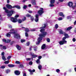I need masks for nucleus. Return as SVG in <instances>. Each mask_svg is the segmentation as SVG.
I'll return each instance as SVG.
<instances>
[{
	"label": "nucleus",
	"instance_id": "6e6d98bb",
	"mask_svg": "<svg viewBox=\"0 0 76 76\" xmlns=\"http://www.w3.org/2000/svg\"><path fill=\"white\" fill-rule=\"evenodd\" d=\"M23 76H26V73H24L23 74Z\"/></svg>",
	"mask_w": 76,
	"mask_h": 76
},
{
	"label": "nucleus",
	"instance_id": "20e7f679",
	"mask_svg": "<svg viewBox=\"0 0 76 76\" xmlns=\"http://www.w3.org/2000/svg\"><path fill=\"white\" fill-rule=\"evenodd\" d=\"M40 10H42L38 11V13L39 14V15H42L43 13H44V11H43L44 10V9H43V8H40Z\"/></svg>",
	"mask_w": 76,
	"mask_h": 76
},
{
	"label": "nucleus",
	"instance_id": "e2e57ef3",
	"mask_svg": "<svg viewBox=\"0 0 76 76\" xmlns=\"http://www.w3.org/2000/svg\"><path fill=\"white\" fill-rule=\"evenodd\" d=\"M35 72V69H33L32 70V72Z\"/></svg>",
	"mask_w": 76,
	"mask_h": 76
},
{
	"label": "nucleus",
	"instance_id": "49530a36",
	"mask_svg": "<svg viewBox=\"0 0 76 76\" xmlns=\"http://www.w3.org/2000/svg\"><path fill=\"white\" fill-rule=\"evenodd\" d=\"M27 6L26 5H24L23 7V9H26Z\"/></svg>",
	"mask_w": 76,
	"mask_h": 76
},
{
	"label": "nucleus",
	"instance_id": "c9c22d12",
	"mask_svg": "<svg viewBox=\"0 0 76 76\" xmlns=\"http://www.w3.org/2000/svg\"><path fill=\"white\" fill-rule=\"evenodd\" d=\"M29 44H30V42H28L26 44V45H27V46H28V45H29Z\"/></svg>",
	"mask_w": 76,
	"mask_h": 76
},
{
	"label": "nucleus",
	"instance_id": "6ab92c4d",
	"mask_svg": "<svg viewBox=\"0 0 76 76\" xmlns=\"http://www.w3.org/2000/svg\"><path fill=\"white\" fill-rule=\"evenodd\" d=\"M8 66H9V67H15V65L13 64H9Z\"/></svg>",
	"mask_w": 76,
	"mask_h": 76
},
{
	"label": "nucleus",
	"instance_id": "0eeeda50",
	"mask_svg": "<svg viewBox=\"0 0 76 76\" xmlns=\"http://www.w3.org/2000/svg\"><path fill=\"white\" fill-rule=\"evenodd\" d=\"M38 17H39V15H36V18L35 19V21L37 22H38Z\"/></svg>",
	"mask_w": 76,
	"mask_h": 76
},
{
	"label": "nucleus",
	"instance_id": "bb28decb",
	"mask_svg": "<svg viewBox=\"0 0 76 76\" xmlns=\"http://www.w3.org/2000/svg\"><path fill=\"white\" fill-rule=\"evenodd\" d=\"M46 40L48 42H50V39L49 38H47Z\"/></svg>",
	"mask_w": 76,
	"mask_h": 76
},
{
	"label": "nucleus",
	"instance_id": "7ed1b4c3",
	"mask_svg": "<svg viewBox=\"0 0 76 76\" xmlns=\"http://www.w3.org/2000/svg\"><path fill=\"white\" fill-rule=\"evenodd\" d=\"M3 9L5 10V12L7 13V16L9 17L11 16L14 12V11L13 10L9 11V10H7V8L6 7H4L3 8Z\"/></svg>",
	"mask_w": 76,
	"mask_h": 76
},
{
	"label": "nucleus",
	"instance_id": "0e129e2a",
	"mask_svg": "<svg viewBox=\"0 0 76 76\" xmlns=\"http://www.w3.org/2000/svg\"><path fill=\"white\" fill-rule=\"evenodd\" d=\"M27 0H23V2L25 3L26 1Z\"/></svg>",
	"mask_w": 76,
	"mask_h": 76
},
{
	"label": "nucleus",
	"instance_id": "f3484780",
	"mask_svg": "<svg viewBox=\"0 0 76 76\" xmlns=\"http://www.w3.org/2000/svg\"><path fill=\"white\" fill-rule=\"evenodd\" d=\"M59 32L60 34H64V32H63V31L61 30H59Z\"/></svg>",
	"mask_w": 76,
	"mask_h": 76
},
{
	"label": "nucleus",
	"instance_id": "ea45409f",
	"mask_svg": "<svg viewBox=\"0 0 76 76\" xmlns=\"http://www.w3.org/2000/svg\"><path fill=\"white\" fill-rule=\"evenodd\" d=\"M2 48H3V49H4V50H6V46H3Z\"/></svg>",
	"mask_w": 76,
	"mask_h": 76
},
{
	"label": "nucleus",
	"instance_id": "603ef678",
	"mask_svg": "<svg viewBox=\"0 0 76 76\" xmlns=\"http://www.w3.org/2000/svg\"><path fill=\"white\" fill-rule=\"evenodd\" d=\"M72 40L73 42H75V41H76V39H75V38H74Z\"/></svg>",
	"mask_w": 76,
	"mask_h": 76
},
{
	"label": "nucleus",
	"instance_id": "5701e85b",
	"mask_svg": "<svg viewBox=\"0 0 76 76\" xmlns=\"http://www.w3.org/2000/svg\"><path fill=\"white\" fill-rule=\"evenodd\" d=\"M38 67L39 69V70H41V69L42 68V66L41 65H39L38 66Z\"/></svg>",
	"mask_w": 76,
	"mask_h": 76
},
{
	"label": "nucleus",
	"instance_id": "37998d69",
	"mask_svg": "<svg viewBox=\"0 0 76 76\" xmlns=\"http://www.w3.org/2000/svg\"><path fill=\"white\" fill-rule=\"evenodd\" d=\"M26 16L27 17H30L31 16V15L29 14H27L26 15Z\"/></svg>",
	"mask_w": 76,
	"mask_h": 76
},
{
	"label": "nucleus",
	"instance_id": "58836bf2",
	"mask_svg": "<svg viewBox=\"0 0 76 76\" xmlns=\"http://www.w3.org/2000/svg\"><path fill=\"white\" fill-rule=\"evenodd\" d=\"M10 72V70L9 69H7L6 71V73H9Z\"/></svg>",
	"mask_w": 76,
	"mask_h": 76
},
{
	"label": "nucleus",
	"instance_id": "4d7b16f0",
	"mask_svg": "<svg viewBox=\"0 0 76 76\" xmlns=\"http://www.w3.org/2000/svg\"><path fill=\"white\" fill-rule=\"evenodd\" d=\"M15 18H18L19 17V15H16L15 16Z\"/></svg>",
	"mask_w": 76,
	"mask_h": 76
},
{
	"label": "nucleus",
	"instance_id": "de8ad7c7",
	"mask_svg": "<svg viewBox=\"0 0 76 76\" xmlns=\"http://www.w3.org/2000/svg\"><path fill=\"white\" fill-rule=\"evenodd\" d=\"M26 20V17H24V18L22 19L23 21H24Z\"/></svg>",
	"mask_w": 76,
	"mask_h": 76
},
{
	"label": "nucleus",
	"instance_id": "79ce46f5",
	"mask_svg": "<svg viewBox=\"0 0 76 76\" xmlns=\"http://www.w3.org/2000/svg\"><path fill=\"white\" fill-rule=\"evenodd\" d=\"M28 12L29 13H32V11L31 10L28 11Z\"/></svg>",
	"mask_w": 76,
	"mask_h": 76
},
{
	"label": "nucleus",
	"instance_id": "cd10ccee",
	"mask_svg": "<svg viewBox=\"0 0 76 76\" xmlns=\"http://www.w3.org/2000/svg\"><path fill=\"white\" fill-rule=\"evenodd\" d=\"M18 22L19 23H22V20L20 19L18 20Z\"/></svg>",
	"mask_w": 76,
	"mask_h": 76
},
{
	"label": "nucleus",
	"instance_id": "f257e3e1",
	"mask_svg": "<svg viewBox=\"0 0 76 76\" xmlns=\"http://www.w3.org/2000/svg\"><path fill=\"white\" fill-rule=\"evenodd\" d=\"M45 26H46V25L45 24H44L42 25V27H41L40 28L41 29L40 30V31L41 32H42V34H40L39 35V37L37 39L38 42L36 43V44L37 45H38L39 44L40 42V41L42 40V37H44L47 34V33L46 32H45L44 31H45V29L44 28H45Z\"/></svg>",
	"mask_w": 76,
	"mask_h": 76
},
{
	"label": "nucleus",
	"instance_id": "69168bd1",
	"mask_svg": "<svg viewBox=\"0 0 76 76\" xmlns=\"http://www.w3.org/2000/svg\"><path fill=\"white\" fill-rule=\"evenodd\" d=\"M15 31L14 29H11L10 30L11 31Z\"/></svg>",
	"mask_w": 76,
	"mask_h": 76
},
{
	"label": "nucleus",
	"instance_id": "09e8293b",
	"mask_svg": "<svg viewBox=\"0 0 76 76\" xmlns=\"http://www.w3.org/2000/svg\"><path fill=\"white\" fill-rule=\"evenodd\" d=\"M60 69H57L56 70V72H57V73H58V72H60Z\"/></svg>",
	"mask_w": 76,
	"mask_h": 76
},
{
	"label": "nucleus",
	"instance_id": "3c124183",
	"mask_svg": "<svg viewBox=\"0 0 76 76\" xmlns=\"http://www.w3.org/2000/svg\"><path fill=\"white\" fill-rule=\"evenodd\" d=\"M29 64L30 65H32V62L30 61L29 62Z\"/></svg>",
	"mask_w": 76,
	"mask_h": 76
},
{
	"label": "nucleus",
	"instance_id": "4468645a",
	"mask_svg": "<svg viewBox=\"0 0 76 76\" xmlns=\"http://www.w3.org/2000/svg\"><path fill=\"white\" fill-rule=\"evenodd\" d=\"M60 45H63L64 44V42L63 41H61L59 42Z\"/></svg>",
	"mask_w": 76,
	"mask_h": 76
},
{
	"label": "nucleus",
	"instance_id": "39448f33",
	"mask_svg": "<svg viewBox=\"0 0 76 76\" xmlns=\"http://www.w3.org/2000/svg\"><path fill=\"white\" fill-rule=\"evenodd\" d=\"M11 20L12 22H14V23L18 22V20H17V18H11Z\"/></svg>",
	"mask_w": 76,
	"mask_h": 76
},
{
	"label": "nucleus",
	"instance_id": "9d476101",
	"mask_svg": "<svg viewBox=\"0 0 76 76\" xmlns=\"http://www.w3.org/2000/svg\"><path fill=\"white\" fill-rule=\"evenodd\" d=\"M7 9H12V8H13V7L12 6L8 4L7 5Z\"/></svg>",
	"mask_w": 76,
	"mask_h": 76
},
{
	"label": "nucleus",
	"instance_id": "a211bd4d",
	"mask_svg": "<svg viewBox=\"0 0 76 76\" xmlns=\"http://www.w3.org/2000/svg\"><path fill=\"white\" fill-rule=\"evenodd\" d=\"M42 49H44L45 48V44H44L42 46Z\"/></svg>",
	"mask_w": 76,
	"mask_h": 76
},
{
	"label": "nucleus",
	"instance_id": "a18cd8bd",
	"mask_svg": "<svg viewBox=\"0 0 76 76\" xmlns=\"http://www.w3.org/2000/svg\"><path fill=\"white\" fill-rule=\"evenodd\" d=\"M25 41V40H23L22 39L21 40V42H24Z\"/></svg>",
	"mask_w": 76,
	"mask_h": 76
},
{
	"label": "nucleus",
	"instance_id": "680f3d73",
	"mask_svg": "<svg viewBox=\"0 0 76 76\" xmlns=\"http://www.w3.org/2000/svg\"><path fill=\"white\" fill-rule=\"evenodd\" d=\"M70 18H71L70 17V16H69V17H67V19H70Z\"/></svg>",
	"mask_w": 76,
	"mask_h": 76
},
{
	"label": "nucleus",
	"instance_id": "423d86ee",
	"mask_svg": "<svg viewBox=\"0 0 76 76\" xmlns=\"http://www.w3.org/2000/svg\"><path fill=\"white\" fill-rule=\"evenodd\" d=\"M3 41L4 42H6V43H9L10 42V40L9 39H7V40L3 39Z\"/></svg>",
	"mask_w": 76,
	"mask_h": 76
},
{
	"label": "nucleus",
	"instance_id": "72a5a7b5",
	"mask_svg": "<svg viewBox=\"0 0 76 76\" xmlns=\"http://www.w3.org/2000/svg\"><path fill=\"white\" fill-rule=\"evenodd\" d=\"M63 19L61 17H60L58 18V20H63Z\"/></svg>",
	"mask_w": 76,
	"mask_h": 76
},
{
	"label": "nucleus",
	"instance_id": "1a4fd4ad",
	"mask_svg": "<svg viewBox=\"0 0 76 76\" xmlns=\"http://www.w3.org/2000/svg\"><path fill=\"white\" fill-rule=\"evenodd\" d=\"M68 6L69 7H72L73 6V3L72 2H69L68 3Z\"/></svg>",
	"mask_w": 76,
	"mask_h": 76
},
{
	"label": "nucleus",
	"instance_id": "a878e982",
	"mask_svg": "<svg viewBox=\"0 0 76 76\" xmlns=\"http://www.w3.org/2000/svg\"><path fill=\"white\" fill-rule=\"evenodd\" d=\"M50 7H53V6H54V5L53 4L51 3L50 4Z\"/></svg>",
	"mask_w": 76,
	"mask_h": 76
},
{
	"label": "nucleus",
	"instance_id": "8fccbe9b",
	"mask_svg": "<svg viewBox=\"0 0 76 76\" xmlns=\"http://www.w3.org/2000/svg\"><path fill=\"white\" fill-rule=\"evenodd\" d=\"M37 47H36L34 48V51H37Z\"/></svg>",
	"mask_w": 76,
	"mask_h": 76
},
{
	"label": "nucleus",
	"instance_id": "13d9d810",
	"mask_svg": "<svg viewBox=\"0 0 76 76\" xmlns=\"http://www.w3.org/2000/svg\"><path fill=\"white\" fill-rule=\"evenodd\" d=\"M42 58V57L41 56H40L39 57V59L40 60V59H41V58Z\"/></svg>",
	"mask_w": 76,
	"mask_h": 76
},
{
	"label": "nucleus",
	"instance_id": "393cba45",
	"mask_svg": "<svg viewBox=\"0 0 76 76\" xmlns=\"http://www.w3.org/2000/svg\"><path fill=\"white\" fill-rule=\"evenodd\" d=\"M64 35L66 38H68L69 37V36H68V34H66V33L64 34Z\"/></svg>",
	"mask_w": 76,
	"mask_h": 76
},
{
	"label": "nucleus",
	"instance_id": "c756f323",
	"mask_svg": "<svg viewBox=\"0 0 76 76\" xmlns=\"http://www.w3.org/2000/svg\"><path fill=\"white\" fill-rule=\"evenodd\" d=\"M29 71L30 72V74L31 75H33V72H32V70L30 69L29 70Z\"/></svg>",
	"mask_w": 76,
	"mask_h": 76
},
{
	"label": "nucleus",
	"instance_id": "2eb2a0df",
	"mask_svg": "<svg viewBox=\"0 0 76 76\" xmlns=\"http://www.w3.org/2000/svg\"><path fill=\"white\" fill-rule=\"evenodd\" d=\"M59 15H60V16H62V17H63V18H64V15L63 14V13L60 12L59 13Z\"/></svg>",
	"mask_w": 76,
	"mask_h": 76
},
{
	"label": "nucleus",
	"instance_id": "6e6552de",
	"mask_svg": "<svg viewBox=\"0 0 76 76\" xmlns=\"http://www.w3.org/2000/svg\"><path fill=\"white\" fill-rule=\"evenodd\" d=\"M17 8V9H20V6L18 5H15L14 6H13L12 7V8Z\"/></svg>",
	"mask_w": 76,
	"mask_h": 76
},
{
	"label": "nucleus",
	"instance_id": "774afa93",
	"mask_svg": "<svg viewBox=\"0 0 76 76\" xmlns=\"http://www.w3.org/2000/svg\"><path fill=\"white\" fill-rule=\"evenodd\" d=\"M35 29H32L31 30V31H35Z\"/></svg>",
	"mask_w": 76,
	"mask_h": 76
},
{
	"label": "nucleus",
	"instance_id": "4be33fe9",
	"mask_svg": "<svg viewBox=\"0 0 76 76\" xmlns=\"http://www.w3.org/2000/svg\"><path fill=\"white\" fill-rule=\"evenodd\" d=\"M50 3L54 4L55 3V0H50Z\"/></svg>",
	"mask_w": 76,
	"mask_h": 76
},
{
	"label": "nucleus",
	"instance_id": "a19ab883",
	"mask_svg": "<svg viewBox=\"0 0 76 76\" xmlns=\"http://www.w3.org/2000/svg\"><path fill=\"white\" fill-rule=\"evenodd\" d=\"M11 58V56H9L7 57V59L9 60V59H10Z\"/></svg>",
	"mask_w": 76,
	"mask_h": 76
},
{
	"label": "nucleus",
	"instance_id": "ddd939ff",
	"mask_svg": "<svg viewBox=\"0 0 76 76\" xmlns=\"http://www.w3.org/2000/svg\"><path fill=\"white\" fill-rule=\"evenodd\" d=\"M72 29V27H70L68 28H66L65 29V31H69V30H70V29Z\"/></svg>",
	"mask_w": 76,
	"mask_h": 76
},
{
	"label": "nucleus",
	"instance_id": "c85d7f7f",
	"mask_svg": "<svg viewBox=\"0 0 76 76\" xmlns=\"http://www.w3.org/2000/svg\"><path fill=\"white\" fill-rule=\"evenodd\" d=\"M9 63V61H5L4 63H5V64H8Z\"/></svg>",
	"mask_w": 76,
	"mask_h": 76
},
{
	"label": "nucleus",
	"instance_id": "dca6fc26",
	"mask_svg": "<svg viewBox=\"0 0 76 76\" xmlns=\"http://www.w3.org/2000/svg\"><path fill=\"white\" fill-rule=\"evenodd\" d=\"M16 48L18 50H20L21 49V47H20L18 45H17L16 46Z\"/></svg>",
	"mask_w": 76,
	"mask_h": 76
},
{
	"label": "nucleus",
	"instance_id": "f03ea898",
	"mask_svg": "<svg viewBox=\"0 0 76 76\" xmlns=\"http://www.w3.org/2000/svg\"><path fill=\"white\" fill-rule=\"evenodd\" d=\"M10 34H14V38L18 39H20V36L19 34L15 32H10L7 34L6 36L7 37H10Z\"/></svg>",
	"mask_w": 76,
	"mask_h": 76
},
{
	"label": "nucleus",
	"instance_id": "c03bdc74",
	"mask_svg": "<svg viewBox=\"0 0 76 76\" xmlns=\"http://www.w3.org/2000/svg\"><path fill=\"white\" fill-rule=\"evenodd\" d=\"M34 20V18L33 17H31V20H32V21H33V20Z\"/></svg>",
	"mask_w": 76,
	"mask_h": 76
},
{
	"label": "nucleus",
	"instance_id": "473e14b6",
	"mask_svg": "<svg viewBox=\"0 0 76 76\" xmlns=\"http://www.w3.org/2000/svg\"><path fill=\"white\" fill-rule=\"evenodd\" d=\"M36 63H40V61H39V59H38L36 61Z\"/></svg>",
	"mask_w": 76,
	"mask_h": 76
},
{
	"label": "nucleus",
	"instance_id": "4c0bfd02",
	"mask_svg": "<svg viewBox=\"0 0 76 76\" xmlns=\"http://www.w3.org/2000/svg\"><path fill=\"white\" fill-rule=\"evenodd\" d=\"M15 63L16 64H20V62L18 61H15Z\"/></svg>",
	"mask_w": 76,
	"mask_h": 76
},
{
	"label": "nucleus",
	"instance_id": "bf43d9fd",
	"mask_svg": "<svg viewBox=\"0 0 76 76\" xmlns=\"http://www.w3.org/2000/svg\"><path fill=\"white\" fill-rule=\"evenodd\" d=\"M1 55L2 56H4V52L2 53Z\"/></svg>",
	"mask_w": 76,
	"mask_h": 76
},
{
	"label": "nucleus",
	"instance_id": "338daca9",
	"mask_svg": "<svg viewBox=\"0 0 76 76\" xmlns=\"http://www.w3.org/2000/svg\"><path fill=\"white\" fill-rule=\"evenodd\" d=\"M74 25H76V21H75L74 23Z\"/></svg>",
	"mask_w": 76,
	"mask_h": 76
},
{
	"label": "nucleus",
	"instance_id": "2f4dec72",
	"mask_svg": "<svg viewBox=\"0 0 76 76\" xmlns=\"http://www.w3.org/2000/svg\"><path fill=\"white\" fill-rule=\"evenodd\" d=\"M55 28H56V29H57V28H58V24H56L55 25Z\"/></svg>",
	"mask_w": 76,
	"mask_h": 76
},
{
	"label": "nucleus",
	"instance_id": "e433bc0d",
	"mask_svg": "<svg viewBox=\"0 0 76 76\" xmlns=\"http://www.w3.org/2000/svg\"><path fill=\"white\" fill-rule=\"evenodd\" d=\"M25 36H26V37H28V34L26 32L25 33Z\"/></svg>",
	"mask_w": 76,
	"mask_h": 76
},
{
	"label": "nucleus",
	"instance_id": "052dcab7",
	"mask_svg": "<svg viewBox=\"0 0 76 76\" xmlns=\"http://www.w3.org/2000/svg\"><path fill=\"white\" fill-rule=\"evenodd\" d=\"M9 28H12V26H11V25H9Z\"/></svg>",
	"mask_w": 76,
	"mask_h": 76
},
{
	"label": "nucleus",
	"instance_id": "aec40b11",
	"mask_svg": "<svg viewBox=\"0 0 76 76\" xmlns=\"http://www.w3.org/2000/svg\"><path fill=\"white\" fill-rule=\"evenodd\" d=\"M2 58L3 60H4V61H5L6 60V58H5V56H2Z\"/></svg>",
	"mask_w": 76,
	"mask_h": 76
},
{
	"label": "nucleus",
	"instance_id": "b1692460",
	"mask_svg": "<svg viewBox=\"0 0 76 76\" xmlns=\"http://www.w3.org/2000/svg\"><path fill=\"white\" fill-rule=\"evenodd\" d=\"M25 31H26V32H28L29 31V29L28 28H25Z\"/></svg>",
	"mask_w": 76,
	"mask_h": 76
},
{
	"label": "nucleus",
	"instance_id": "864d4df0",
	"mask_svg": "<svg viewBox=\"0 0 76 76\" xmlns=\"http://www.w3.org/2000/svg\"><path fill=\"white\" fill-rule=\"evenodd\" d=\"M63 41L64 42V44H66V42H67V41L66 40H63Z\"/></svg>",
	"mask_w": 76,
	"mask_h": 76
},
{
	"label": "nucleus",
	"instance_id": "f704fd0d",
	"mask_svg": "<svg viewBox=\"0 0 76 76\" xmlns=\"http://www.w3.org/2000/svg\"><path fill=\"white\" fill-rule=\"evenodd\" d=\"M31 58H26V60L27 61H30L31 60Z\"/></svg>",
	"mask_w": 76,
	"mask_h": 76
},
{
	"label": "nucleus",
	"instance_id": "7c9ffc66",
	"mask_svg": "<svg viewBox=\"0 0 76 76\" xmlns=\"http://www.w3.org/2000/svg\"><path fill=\"white\" fill-rule=\"evenodd\" d=\"M6 67V66H2L1 67V69H4Z\"/></svg>",
	"mask_w": 76,
	"mask_h": 76
},
{
	"label": "nucleus",
	"instance_id": "f8f14e48",
	"mask_svg": "<svg viewBox=\"0 0 76 76\" xmlns=\"http://www.w3.org/2000/svg\"><path fill=\"white\" fill-rule=\"evenodd\" d=\"M32 3L33 5H37V3H36V1L35 0H32Z\"/></svg>",
	"mask_w": 76,
	"mask_h": 76
},
{
	"label": "nucleus",
	"instance_id": "9b49d317",
	"mask_svg": "<svg viewBox=\"0 0 76 76\" xmlns=\"http://www.w3.org/2000/svg\"><path fill=\"white\" fill-rule=\"evenodd\" d=\"M15 73L16 75H19L20 74V72H19V71L17 70L15 72Z\"/></svg>",
	"mask_w": 76,
	"mask_h": 76
},
{
	"label": "nucleus",
	"instance_id": "412c9836",
	"mask_svg": "<svg viewBox=\"0 0 76 76\" xmlns=\"http://www.w3.org/2000/svg\"><path fill=\"white\" fill-rule=\"evenodd\" d=\"M31 55L32 56V58H35V57H37V55H33V53H32V54H31Z\"/></svg>",
	"mask_w": 76,
	"mask_h": 76
},
{
	"label": "nucleus",
	"instance_id": "5fc2aeb1",
	"mask_svg": "<svg viewBox=\"0 0 76 76\" xmlns=\"http://www.w3.org/2000/svg\"><path fill=\"white\" fill-rule=\"evenodd\" d=\"M66 37H63V41H64L65 39H66Z\"/></svg>",
	"mask_w": 76,
	"mask_h": 76
}]
</instances>
